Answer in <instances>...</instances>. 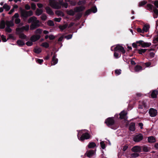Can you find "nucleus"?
<instances>
[{"label": "nucleus", "instance_id": "obj_57", "mask_svg": "<svg viewBox=\"0 0 158 158\" xmlns=\"http://www.w3.org/2000/svg\"><path fill=\"white\" fill-rule=\"evenodd\" d=\"M6 31L8 32H10L11 31V30L9 27H6Z\"/></svg>", "mask_w": 158, "mask_h": 158}, {"label": "nucleus", "instance_id": "obj_30", "mask_svg": "<svg viewBox=\"0 0 158 158\" xmlns=\"http://www.w3.org/2000/svg\"><path fill=\"white\" fill-rule=\"evenodd\" d=\"M43 31V30L40 28L37 29L35 31V33L37 34V35L41 34Z\"/></svg>", "mask_w": 158, "mask_h": 158}, {"label": "nucleus", "instance_id": "obj_54", "mask_svg": "<svg viewBox=\"0 0 158 158\" xmlns=\"http://www.w3.org/2000/svg\"><path fill=\"white\" fill-rule=\"evenodd\" d=\"M19 37L21 38L25 39L26 38V36L23 34H21L19 35Z\"/></svg>", "mask_w": 158, "mask_h": 158}, {"label": "nucleus", "instance_id": "obj_53", "mask_svg": "<svg viewBox=\"0 0 158 158\" xmlns=\"http://www.w3.org/2000/svg\"><path fill=\"white\" fill-rule=\"evenodd\" d=\"M143 151L145 152H148L149 151L148 148L146 147H143Z\"/></svg>", "mask_w": 158, "mask_h": 158}, {"label": "nucleus", "instance_id": "obj_55", "mask_svg": "<svg viewBox=\"0 0 158 158\" xmlns=\"http://www.w3.org/2000/svg\"><path fill=\"white\" fill-rule=\"evenodd\" d=\"M49 38L50 40H52L55 38V37L53 35H49Z\"/></svg>", "mask_w": 158, "mask_h": 158}, {"label": "nucleus", "instance_id": "obj_43", "mask_svg": "<svg viewBox=\"0 0 158 158\" xmlns=\"http://www.w3.org/2000/svg\"><path fill=\"white\" fill-rule=\"evenodd\" d=\"M100 144L102 148L104 149L105 148V144L104 143V142L102 141L100 142Z\"/></svg>", "mask_w": 158, "mask_h": 158}, {"label": "nucleus", "instance_id": "obj_9", "mask_svg": "<svg viewBox=\"0 0 158 158\" xmlns=\"http://www.w3.org/2000/svg\"><path fill=\"white\" fill-rule=\"evenodd\" d=\"M40 35H35L32 36L30 38L32 42H35L40 38Z\"/></svg>", "mask_w": 158, "mask_h": 158}, {"label": "nucleus", "instance_id": "obj_19", "mask_svg": "<svg viewBox=\"0 0 158 158\" xmlns=\"http://www.w3.org/2000/svg\"><path fill=\"white\" fill-rule=\"evenodd\" d=\"M151 45V43L150 42H145L143 41L142 47L143 48H147L150 46Z\"/></svg>", "mask_w": 158, "mask_h": 158}, {"label": "nucleus", "instance_id": "obj_42", "mask_svg": "<svg viewBox=\"0 0 158 158\" xmlns=\"http://www.w3.org/2000/svg\"><path fill=\"white\" fill-rule=\"evenodd\" d=\"M147 7L148 10H151L152 9L153 6L152 5L149 4H147Z\"/></svg>", "mask_w": 158, "mask_h": 158}, {"label": "nucleus", "instance_id": "obj_21", "mask_svg": "<svg viewBox=\"0 0 158 158\" xmlns=\"http://www.w3.org/2000/svg\"><path fill=\"white\" fill-rule=\"evenodd\" d=\"M129 129L131 131H134L135 130V124L134 123H131L130 125Z\"/></svg>", "mask_w": 158, "mask_h": 158}, {"label": "nucleus", "instance_id": "obj_56", "mask_svg": "<svg viewBox=\"0 0 158 158\" xmlns=\"http://www.w3.org/2000/svg\"><path fill=\"white\" fill-rule=\"evenodd\" d=\"M68 14L70 15H73L74 14V12L72 10H70L68 12Z\"/></svg>", "mask_w": 158, "mask_h": 158}, {"label": "nucleus", "instance_id": "obj_63", "mask_svg": "<svg viewBox=\"0 0 158 158\" xmlns=\"http://www.w3.org/2000/svg\"><path fill=\"white\" fill-rule=\"evenodd\" d=\"M114 56L116 58H118L119 57L118 54L115 52L114 53Z\"/></svg>", "mask_w": 158, "mask_h": 158}, {"label": "nucleus", "instance_id": "obj_61", "mask_svg": "<svg viewBox=\"0 0 158 158\" xmlns=\"http://www.w3.org/2000/svg\"><path fill=\"white\" fill-rule=\"evenodd\" d=\"M143 41L142 40H139L136 42V43L139 44L140 45L142 46V44H143Z\"/></svg>", "mask_w": 158, "mask_h": 158}, {"label": "nucleus", "instance_id": "obj_35", "mask_svg": "<svg viewBox=\"0 0 158 158\" xmlns=\"http://www.w3.org/2000/svg\"><path fill=\"white\" fill-rule=\"evenodd\" d=\"M147 3V2L145 1H141L140 2L139 5V7Z\"/></svg>", "mask_w": 158, "mask_h": 158}, {"label": "nucleus", "instance_id": "obj_23", "mask_svg": "<svg viewBox=\"0 0 158 158\" xmlns=\"http://www.w3.org/2000/svg\"><path fill=\"white\" fill-rule=\"evenodd\" d=\"M158 94V92L156 90L153 91L152 93L151 96L152 98H156L157 97V95Z\"/></svg>", "mask_w": 158, "mask_h": 158}, {"label": "nucleus", "instance_id": "obj_39", "mask_svg": "<svg viewBox=\"0 0 158 158\" xmlns=\"http://www.w3.org/2000/svg\"><path fill=\"white\" fill-rule=\"evenodd\" d=\"M41 46L45 47L46 48H47L49 47V44L47 42H44L42 43L41 45Z\"/></svg>", "mask_w": 158, "mask_h": 158}, {"label": "nucleus", "instance_id": "obj_10", "mask_svg": "<svg viewBox=\"0 0 158 158\" xmlns=\"http://www.w3.org/2000/svg\"><path fill=\"white\" fill-rule=\"evenodd\" d=\"M114 120L113 118H107L105 121V123L107 125H112L114 124Z\"/></svg>", "mask_w": 158, "mask_h": 158}, {"label": "nucleus", "instance_id": "obj_64", "mask_svg": "<svg viewBox=\"0 0 158 158\" xmlns=\"http://www.w3.org/2000/svg\"><path fill=\"white\" fill-rule=\"evenodd\" d=\"M128 146L127 145L124 146L123 148V151H125L128 148Z\"/></svg>", "mask_w": 158, "mask_h": 158}, {"label": "nucleus", "instance_id": "obj_38", "mask_svg": "<svg viewBox=\"0 0 158 158\" xmlns=\"http://www.w3.org/2000/svg\"><path fill=\"white\" fill-rule=\"evenodd\" d=\"M146 50H147L146 49H138V52L139 54H142L143 53L145 52H146Z\"/></svg>", "mask_w": 158, "mask_h": 158}, {"label": "nucleus", "instance_id": "obj_45", "mask_svg": "<svg viewBox=\"0 0 158 158\" xmlns=\"http://www.w3.org/2000/svg\"><path fill=\"white\" fill-rule=\"evenodd\" d=\"M139 156V154L136 153H134L131 155V156L132 158H135L138 157Z\"/></svg>", "mask_w": 158, "mask_h": 158}, {"label": "nucleus", "instance_id": "obj_6", "mask_svg": "<svg viewBox=\"0 0 158 158\" xmlns=\"http://www.w3.org/2000/svg\"><path fill=\"white\" fill-rule=\"evenodd\" d=\"M143 138V136L142 135L139 134L135 136L134 137L133 140L135 142H138L141 140Z\"/></svg>", "mask_w": 158, "mask_h": 158}, {"label": "nucleus", "instance_id": "obj_31", "mask_svg": "<svg viewBox=\"0 0 158 158\" xmlns=\"http://www.w3.org/2000/svg\"><path fill=\"white\" fill-rule=\"evenodd\" d=\"M3 7L6 11L9 10L10 8V6L6 4H4Z\"/></svg>", "mask_w": 158, "mask_h": 158}, {"label": "nucleus", "instance_id": "obj_5", "mask_svg": "<svg viewBox=\"0 0 158 158\" xmlns=\"http://www.w3.org/2000/svg\"><path fill=\"white\" fill-rule=\"evenodd\" d=\"M29 29V26L27 25L21 28H17L16 29V33L18 34H19L20 31H23L24 30L28 31Z\"/></svg>", "mask_w": 158, "mask_h": 158}, {"label": "nucleus", "instance_id": "obj_58", "mask_svg": "<svg viewBox=\"0 0 158 158\" xmlns=\"http://www.w3.org/2000/svg\"><path fill=\"white\" fill-rule=\"evenodd\" d=\"M28 17L32 15H33V12L31 11H27Z\"/></svg>", "mask_w": 158, "mask_h": 158}, {"label": "nucleus", "instance_id": "obj_3", "mask_svg": "<svg viewBox=\"0 0 158 158\" xmlns=\"http://www.w3.org/2000/svg\"><path fill=\"white\" fill-rule=\"evenodd\" d=\"M113 47H112L111 48V51H119L123 53H125V50L124 48L121 45H116L115 47L114 48V49H113Z\"/></svg>", "mask_w": 158, "mask_h": 158}, {"label": "nucleus", "instance_id": "obj_51", "mask_svg": "<svg viewBox=\"0 0 158 158\" xmlns=\"http://www.w3.org/2000/svg\"><path fill=\"white\" fill-rule=\"evenodd\" d=\"M19 16V15L18 13H16L12 17V19L13 20L14 18H18Z\"/></svg>", "mask_w": 158, "mask_h": 158}, {"label": "nucleus", "instance_id": "obj_1", "mask_svg": "<svg viewBox=\"0 0 158 158\" xmlns=\"http://www.w3.org/2000/svg\"><path fill=\"white\" fill-rule=\"evenodd\" d=\"M55 0H49L50 5L53 8L56 9H59L60 8L61 6H62L65 8L68 7V4L66 3H62V0H60L59 1L60 4L55 3L54 2Z\"/></svg>", "mask_w": 158, "mask_h": 158}, {"label": "nucleus", "instance_id": "obj_24", "mask_svg": "<svg viewBox=\"0 0 158 158\" xmlns=\"http://www.w3.org/2000/svg\"><path fill=\"white\" fill-rule=\"evenodd\" d=\"M6 24L7 27H12L14 26V24L13 21H6Z\"/></svg>", "mask_w": 158, "mask_h": 158}, {"label": "nucleus", "instance_id": "obj_32", "mask_svg": "<svg viewBox=\"0 0 158 158\" xmlns=\"http://www.w3.org/2000/svg\"><path fill=\"white\" fill-rule=\"evenodd\" d=\"M85 9V7L84 6L78 7L76 8L75 9V10L76 11L78 12L80 11L84 10Z\"/></svg>", "mask_w": 158, "mask_h": 158}, {"label": "nucleus", "instance_id": "obj_25", "mask_svg": "<svg viewBox=\"0 0 158 158\" xmlns=\"http://www.w3.org/2000/svg\"><path fill=\"white\" fill-rule=\"evenodd\" d=\"M154 15L153 16L154 18H157L158 16V10L154 8L153 9Z\"/></svg>", "mask_w": 158, "mask_h": 158}, {"label": "nucleus", "instance_id": "obj_44", "mask_svg": "<svg viewBox=\"0 0 158 158\" xmlns=\"http://www.w3.org/2000/svg\"><path fill=\"white\" fill-rule=\"evenodd\" d=\"M41 19L42 20H45L47 19V16L46 15L44 14H43L41 16Z\"/></svg>", "mask_w": 158, "mask_h": 158}, {"label": "nucleus", "instance_id": "obj_59", "mask_svg": "<svg viewBox=\"0 0 158 158\" xmlns=\"http://www.w3.org/2000/svg\"><path fill=\"white\" fill-rule=\"evenodd\" d=\"M65 38H66L67 39L69 40L70 39H71L72 37V35H69L67 36H66L65 37Z\"/></svg>", "mask_w": 158, "mask_h": 158}, {"label": "nucleus", "instance_id": "obj_48", "mask_svg": "<svg viewBox=\"0 0 158 158\" xmlns=\"http://www.w3.org/2000/svg\"><path fill=\"white\" fill-rule=\"evenodd\" d=\"M121 70L120 69L116 70L115 71V73L117 75H118L121 73Z\"/></svg>", "mask_w": 158, "mask_h": 158}, {"label": "nucleus", "instance_id": "obj_27", "mask_svg": "<svg viewBox=\"0 0 158 158\" xmlns=\"http://www.w3.org/2000/svg\"><path fill=\"white\" fill-rule=\"evenodd\" d=\"M17 43L19 46H22L25 44V43L22 40H19L17 41Z\"/></svg>", "mask_w": 158, "mask_h": 158}, {"label": "nucleus", "instance_id": "obj_33", "mask_svg": "<svg viewBox=\"0 0 158 158\" xmlns=\"http://www.w3.org/2000/svg\"><path fill=\"white\" fill-rule=\"evenodd\" d=\"M96 146V144L94 142H91L89 143L88 145V147L89 148H92L95 147Z\"/></svg>", "mask_w": 158, "mask_h": 158}, {"label": "nucleus", "instance_id": "obj_62", "mask_svg": "<svg viewBox=\"0 0 158 158\" xmlns=\"http://www.w3.org/2000/svg\"><path fill=\"white\" fill-rule=\"evenodd\" d=\"M61 20V18H55L54 19L55 21L57 22H60Z\"/></svg>", "mask_w": 158, "mask_h": 158}, {"label": "nucleus", "instance_id": "obj_8", "mask_svg": "<svg viewBox=\"0 0 158 158\" xmlns=\"http://www.w3.org/2000/svg\"><path fill=\"white\" fill-rule=\"evenodd\" d=\"M28 22L30 23L32 22V23H39V21L38 20H37L36 17L34 16H33L30 18L28 20Z\"/></svg>", "mask_w": 158, "mask_h": 158}, {"label": "nucleus", "instance_id": "obj_60", "mask_svg": "<svg viewBox=\"0 0 158 158\" xmlns=\"http://www.w3.org/2000/svg\"><path fill=\"white\" fill-rule=\"evenodd\" d=\"M36 61L40 64H41L43 62V60L42 59H38L36 60Z\"/></svg>", "mask_w": 158, "mask_h": 158}, {"label": "nucleus", "instance_id": "obj_18", "mask_svg": "<svg viewBox=\"0 0 158 158\" xmlns=\"http://www.w3.org/2000/svg\"><path fill=\"white\" fill-rule=\"evenodd\" d=\"M148 140L149 143H154L156 141L155 138L153 136L148 137Z\"/></svg>", "mask_w": 158, "mask_h": 158}, {"label": "nucleus", "instance_id": "obj_11", "mask_svg": "<svg viewBox=\"0 0 158 158\" xmlns=\"http://www.w3.org/2000/svg\"><path fill=\"white\" fill-rule=\"evenodd\" d=\"M97 11V9L96 7H93L90 10H89L86 12V14L87 15L89 14L92 11L93 13H96Z\"/></svg>", "mask_w": 158, "mask_h": 158}, {"label": "nucleus", "instance_id": "obj_15", "mask_svg": "<svg viewBox=\"0 0 158 158\" xmlns=\"http://www.w3.org/2000/svg\"><path fill=\"white\" fill-rule=\"evenodd\" d=\"M40 26V24L39 23H32L30 26V29L31 30H33L35 29L37 27Z\"/></svg>", "mask_w": 158, "mask_h": 158}, {"label": "nucleus", "instance_id": "obj_16", "mask_svg": "<svg viewBox=\"0 0 158 158\" xmlns=\"http://www.w3.org/2000/svg\"><path fill=\"white\" fill-rule=\"evenodd\" d=\"M86 154L87 156L90 157L95 154V152L93 150H89L87 152Z\"/></svg>", "mask_w": 158, "mask_h": 158}, {"label": "nucleus", "instance_id": "obj_12", "mask_svg": "<svg viewBox=\"0 0 158 158\" xmlns=\"http://www.w3.org/2000/svg\"><path fill=\"white\" fill-rule=\"evenodd\" d=\"M131 150L134 152H140L141 151V148L139 146H135L132 148Z\"/></svg>", "mask_w": 158, "mask_h": 158}, {"label": "nucleus", "instance_id": "obj_4", "mask_svg": "<svg viewBox=\"0 0 158 158\" xmlns=\"http://www.w3.org/2000/svg\"><path fill=\"white\" fill-rule=\"evenodd\" d=\"M138 108L141 113H144L146 112V105L144 102H140Z\"/></svg>", "mask_w": 158, "mask_h": 158}, {"label": "nucleus", "instance_id": "obj_22", "mask_svg": "<svg viewBox=\"0 0 158 158\" xmlns=\"http://www.w3.org/2000/svg\"><path fill=\"white\" fill-rule=\"evenodd\" d=\"M57 59L56 58V56H54L52 58V61L51 63L52 64L54 65L57 63Z\"/></svg>", "mask_w": 158, "mask_h": 158}, {"label": "nucleus", "instance_id": "obj_46", "mask_svg": "<svg viewBox=\"0 0 158 158\" xmlns=\"http://www.w3.org/2000/svg\"><path fill=\"white\" fill-rule=\"evenodd\" d=\"M26 44L28 46H31L33 44L32 41H28L26 43Z\"/></svg>", "mask_w": 158, "mask_h": 158}, {"label": "nucleus", "instance_id": "obj_26", "mask_svg": "<svg viewBox=\"0 0 158 158\" xmlns=\"http://www.w3.org/2000/svg\"><path fill=\"white\" fill-rule=\"evenodd\" d=\"M5 23L4 20H2L0 23V29H3L5 28Z\"/></svg>", "mask_w": 158, "mask_h": 158}, {"label": "nucleus", "instance_id": "obj_49", "mask_svg": "<svg viewBox=\"0 0 158 158\" xmlns=\"http://www.w3.org/2000/svg\"><path fill=\"white\" fill-rule=\"evenodd\" d=\"M1 38L2 40L4 42H6L7 41V40L6 39V37L3 35H1Z\"/></svg>", "mask_w": 158, "mask_h": 158}, {"label": "nucleus", "instance_id": "obj_20", "mask_svg": "<svg viewBox=\"0 0 158 158\" xmlns=\"http://www.w3.org/2000/svg\"><path fill=\"white\" fill-rule=\"evenodd\" d=\"M46 12L47 13L50 15H53V12H52L51 9L49 7H47L46 8Z\"/></svg>", "mask_w": 158, "mask_h": 158}, {"label": "nucleus", "instance_id": "obj_2", "mask_svg": "<svg viewBox=\"0 0 158 158\" xmlns=\"http://www.w3.org/2000/svg\"><path fill=\"white\" fill-rule=\"evenodd\" d=\"M86 131V130H83L78 132L77 136L80 140L83 141L85 139H88L90 138L89 135Z\"/></svg>", "mask_w": 158, "mask_h": 158}, {"label": "nucleus", "instance_id": "obj_34", "mask_svg": "<svg viewBox=\"0 0 158 158\" xmlns=\"http://www.w3.org/2000/svg\"><path fill=\"white\" fill-rule=\"evenodd\" d=\"M86 3L85 1L84 0H80L78 3V5H84Z\"/></svg>", "mask_w": 158, "mask_h": 158}, {"label": "nucleus", "instance_id": "obj_47", "mask_svg": "<svg viewBox=\"0 0 158 158\" xmlns=\"http://www.w3.org/2000/svg\"><path fill=\"white\" fill-rule=\"evenodd\" d=\"M153 41L154 43H156V42H158V35L154 37Z\"/></svg>", "mask_w": 158, "mask_h": 158}, {"label": "nucleus", "instance_id": "obj_17", "mask_svg": "<svg viewBox=\"0 0 158 158\" xmlns=\"http://www.w3.org/2000/svg\"><path fill=\"white\" fill-rule=\"evenodd\" d=\"M149 28L150 26L149 25L147 24L144 25L143 28V33L144 32H147L148 31Z\"/></svg>", "mask_w": 158, "mask_h": 158}, {"label": "nucleus", "instance_id": "obj_40", "mask_svg": "<svg viewBox=\"0 0 158 158\" xmlns=\"http://www.w3.org/2000/svg\"><path fill=\"white\" fill-rule=\"evenodd\" d=\"M56 14L59 16H63V13L62 12H61L60 11H59V10L56 11Z\"/></svg>", "mask_w": 158, "mask_h": 158}, {"label": "nucleus", "instance_id": "obj_50", "mask_svg": "<svg viewBox=\"0 0 158 158\" xmlns=\"http://www.w3.org/2000/svg\"><path fill=\"white\" fill-rule=\"evenodd\" d=\"M31 7L32 9L34 10L36 8V5L34 3H32L31 4Z\"/></svg>", "mask_w": 158, "mask_h": 158}, {"label": "nucleus", "instance_id": "obj_52", "mask_svg": "<svg viewBox=\"0 0 158 158\" xmlns=\"http://www.w3.org/2000/svg\"><path fill=\"white\" fill-rule=\"evenodd\" d=\"M20 22V20L19 18H16L15 20V22L16 24H18Z\"/></svg>", "mask_w": 158, "mask_h": 158}, {"label": "nucleus", "instance_id": "obj_41", "mask_svg": "<svg viewBox=\"0 0 158 158\" xmlns=\"http://www.w3.org/2000/svg\"><path fill=\"white\" fill-rule=\"evenodd\" d=\"M48 24L50 26H53L54 25L53 22L52 20H49L48 22Z\"/></svg>", "mask_w": 158, "mask_h": 158}, {"label": "nucleus", "instance_id": "obj_28", "mask_svg": "<svg viewBox=\"0 0 158 158\" xmlns=\"http://www.w3.org/2000/svg\"><path fill=\"white\" fill-rule=\"evenodd\" d=\"M43 12V10L42 9H37L35 12V14L37 15H40Z\"/></svg>", "mask_w": 158, "mask_h": 158}, {"label": "nucleus", "instance_id": "obj_29", "mask_svg": "<svg viewBox=\"0 0 158 158\" xmlns=\"http://www.w3.org/2000/svg\"><path fill=\"white\" fill-rule=\"evenodd\" d=\"M142 67L141 66L139 65L136 66L135 68V70L136 72H139L142 70Z\"/></svg>", "mask_w": 158, "mask_h": 158}, {"label": "nucleus", "instance_id": "obj_7", "mask_svg": "<svg viewBox=\"0 0 158 158\" xmlns=\"http://www.w3.org/2000/svg\"><path fill=\"white\" fill-rule=\"evenodd\" d=\"M149 113L151 117H155L157 114V111L153 108H151L149 111Z\"/></svg>", "mask_w": 158, "mask_h": 158}, {"label": "nucleus", "instance_id": "obj_14", "mask_svg": "<svg viewBox=\"0 0 158 158\" xmlns=\"http://www.w3.org/2000/svg\"><path fill=\"white\" fill-rule=\"evenodd\" d=\"M126 112L124 111H122L120 114V118L121 119H126L127 118V117Z\"/></svg>", "mask_w": 158, "mask_h": 158}, {"label": "nucleus", "instance_id": "obj_36", "mask_svg": "<svg viewBox=\"0 0 158 158\" xmlns=\"http://www.w3.org/2000/svg\"><path fill=\"white\" fill-rule=\"evenodd\" d=\"M34 52L36 53H39L41 51V50L40 48H35L34 49Z\"/></svg>", "mask_w": 158, "mask_h": 158}, {"label": "nucleus", "instance_id": "obj_13", "mask_svg": "<svg viewBox=\"0 0 158 158\" xmlns=\"http://www.w3.org/2000/svg\"><path fill=\"white\" fill-rule=\"evenodd\" d=\"M21 16L24 18H27L28 17L27 11L24 10L20 9Z\"/></svg>", "mask_w": 158, "mask_h": 158}, {"label": "nucleus", "instance_id": "obj_37", "mask_svg": "<svg viewBox=\"0 0 158 158\" xmlns=\"http://www.w3.org/2000/svg\"><path fill=\"white\" fill-rule=\"evenodd\" d=\"M67 27V25L66 24L64 25L63 26H59V28L61 30H63L65 29Z\"/></svg>", "mask_w": 158, "mask_h": 158}]
</instances>
